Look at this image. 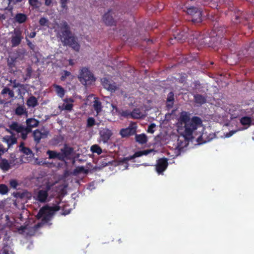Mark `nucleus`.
<instances>
[{
  "label": "nucleus",
  "mask_w": 254,
  "mask_h": 254,
  "mask_svg": "<svg viewBox=\"0 0 254 254\" xmlns=\"http://www.w3.org/2000/svg\"><path fill=\"white\" fill-rule=\"evenodd\" d=\"M231 11L233 22L238 24L244 23L245 21H248L250 15V14L244 12L237 8H234L233 9H231Z\"/></svg>",
  "instance_id": "6"
},
{
  "label": "nucleus",
  "mask_w": 254,
  "mask_h": 254,
  "mask_svg": "<svg viewBox=\"0 0 254 254\" xmlns=\"http://www.w3.org/2000/svg\"><path fill=\"white\" fill-rule=\"evenodd\" d=\"M26 77L25 79H29L31 77V74L32 73V69L31 66L28 67L26 69Z\"/></svg>",
  "instance_id": "47"
},
{
  "label": "nucleus",
  "mask_w": 254,
  "mask_h": 254,
  "mask_svg": "<svg viewBox=\"0 0 254 254\" xmlns=\"http://www.w3.org/2000/svg\"><path fill=\"white\" fill-rule=\"evenodd\" d=\"M10 167V164L6 159H1L0 160V168L3 171H6Z\"/></svg>",
  "instance_id": "33"
},
{
  "label": "nucleus",
  "mask_w": 254,
  "mask_h": 254,
  "mask_svg": "<svg viewBox=\"0 0 254 254\" xmlns=\"http://www.w3.org/2000/svg\"><path fill=\"white\" fill-rule=\"evenodd\" d=\"M32 224L27 223L25 226L17 227L14 231L25 237L32 236L35 235L39 228L42 227L46 223H37L33 226L31 225Z\"/></svg>",
  "instance_id": "5"
},
{
  "label": "nucleus",
  "mask_w": 254,
  "mask_h": 254,
  "mask_svg": "<svg viewBox=\"0 0 254 254\" xmlns=\"http://www.w3.org/2000/svg\"><path fill=\"white\" fill-rule=\"evenodd\" d=\"M101 81L104 88L111 92H115L117 89L116 83L112 80L105 77L102 78Z\"/></svg>",
  "instance_id": "13"
},
{
  "label": "nucleus",
  "mask_w": 254,
  "mask_h": 254,
  "mask_svg": "<svg viewBox=\"0 0 254 254\" xmlns=\"http://www.w3.org/2000/svg\"><path fill=\"white\" fill-rule=\"evenodd\" d=\"M168 166V159L163 157L157 160L155 165V170L158 174H163Z\"/></svg>",
  "instance_id": "11"
},
{
  "label": "nucleus",
  "mask_w": 254,
  "mask_h": 254,
  "mask_svg": "<svg viewBox=\"0 0 254 254\" xmlns=\"http://www.w3.org/2000/svg\"><path fill=\"white\" fill-rule=\"evenodd\" d=\"M210 37L211 39V43H213V47L218 46L219 44L222 43L223 44V41L226 40V38L220 37L218 34H216V36H211Z\"/></svg>",
  "instance_id": "25"
},
{
  "label": "nucleus",
  "mask_w": 254,
  "mask_h": 254,
  "mask_svg": "<svg viewBox=\"0 0 254 254\" xmlns=\"http://www.w3.org/2000/svg\"><path fill=\"white\" fill-rule=\"evenodd\" d=\"M111 106L112 107V114L114 115L120 116L122 110H120L117 107V106L114 104H112Z\"/></svg>",
  "instance_id": "44"
},
{
  "label": "nucleus",
  "mask_w": 254,
  "mask_h": 254,
  "mask_svg": "<svg viewBox=\"0 0 254 254\" xmlns=\"http://www.w3.org/2000/svg\"><path fill=\"white\" fill-rule=\"evenodd\" d=\"M52 3V0H45V4L46 6H50Z\"/></svg>",
  "instance_id": "62"
},
{
  "label": "nucleus",
  "mask_w": 254,
  "mask_h": 254,
  "mask_svg": "<svg viewBox=\"0 0 254 254\" xmlns=\"http://www.w3.org/2000/svg\"><path fill=\"white\" fill-rule=\"evenodd\" d=\"M53 87L55 89V91L59 97L62 98L65 94V90L60 85L54 84Z\"/></svg>",
  "instance_id": "29"
},
{
  "label": "nucleus",
  "mask_w": 254,
  "mask_h": 254,
  "mask_svg": "<svg viewBox=\"0 0 254 254\" xmlns=\"http://www.w3.org/2000/svg\"><path fill=\"white\" fill-rule=\"evenodd\" d=\"M93 108L98 115L102 110V104L98 100H95L93 102Z\"/></svg>",
  "instance_id": "36"
},
{
  "label": "nucleus",
  "mask_w": 254,
  "mask_h": 254,
  "mask_svg": "<svg viewBox=\"0 0 254 254\" xmlns=\"http://www.w3.org/2000/svg\"><path fill=\"white\" fill-rule=\"evenodd\" d=\"M211 37L195 33L193 35L192 42L197 46H207L213 47V43H211Z\"/></svg>",
  "instance_id": "7"
},
{
  "label": "nucleus",
  "mask_w": 254,
  "mask_h": 254,
  "mask_svg": "<svg viewBox=\"0 0 254 254\" xmlns=\"http://www.w3.org/2000/svg\"><path fill=\"white\" fill-rule=\"evenodd\" d=\"M8 127L11 130L15 131L17 133H20V136L23 140H25L27 138L28 133L25 130V127L22 125L16 122H13L9 125Z\"/></svg>",
  "instance_id": "8"
},
{
  "label": "nucleus",
  "mask_w": 254,
  "mask_h": 254,
  "mask_svg": "<svg viewBox=\"0 0 254 254\" xmlns=\"http://www.w3.org/2000/svg\"><path fill=\"white\" fill-rule=\"evenodd\" d=\"M90 150L92 153H96L98 155H100L102 153V150L101 148L97 144H94L91 146Z\"/></svg>",
  "instance_id": "39"
},
{
  "label": "nucleus",
  "mask_w": 254,
  "mask_h": 254,
  "mask_svg": "<svg viewBox=\"0 0 254 254\" xmlns=\"http://www.w3.org/2000/svg\"><path fill=\"white\" fill-rule=\"evenodd\" d=\"M21 85L19 83H17L15 80H14L13 81V88H16V87H21Z\"/></svg>",
  "instance_id": "57"
},
{
  "label": "nucleus",
  "mask_w": 254,
  "mask_h": 254,
  "mask_svg": "<svg viewBox=\"0 0 254 254\" xmlns=\"http://www.w3.org/2000/svg\"><path fill=\"white\" fill-rule=\"evenodd\" d=\"M48 196V193L43 190H39L37 195L36 199L40 202H45L46 201Z\"/></svg>",
  "instance_id": "24"
},
{
  "label": "nucleus",
  "mask_w": 254,
  "mask_h": 254,
  "mask_svg": "<svg viewBox=\"0 0 254 254\" xmlns=\"http://www.w3.org/2000/svg\"><path fill=\"white\" fill-rule=\"evenodd\" d=\"M96 125L95 120L93 117H89L87 120L86 127L88 128L93 127L94 126ZM98 126L99 124H97Z\"/></svg>",
  "instance_id": "40"
},
{
  "label": "nucleus",
  "mask_w": 254,
  "mask_h": 254,
  "mask_svg": "<svg viewBox=\"0 0 254 254\" xmlns=\"http://www.w3.org/2000/svg\"><path fill=\"white\" fill-rule=\"evenodd\" d=\"M23 37L22 31L19 29H15L11 37V43L12 47L18 46L21 43Z\"/></svg>",
  "instance_id": "12"
},
{
  "label": "nucleus",
  "mask_w": 254,
  "mask_h": 254,
  "mask_svg": "<svg viewBox=\"0 0 254 254\" xmlns=\"http://www.w3.org/2000/svg\"><path fill=\"white\" fill-rule=\"evenodd\" d=\"M47 154L48 155L49 159L57 158L59 160L61 161V157L60 156L61 155L60 152H57L55 151L49 150L47 151Z\"/></svg>",
  "instance_id": "34"
},
{
  "label": "nucleus",
  "mask_w": 254,
  "mask_h": 254,
  "mask_svg": "<svg viewBox=\"0 0 254 254\" xmlns=\"http://www.w3.org/2000/svg\"><path fill=\"white\" fill-rule=\"evenodd\" d=\"M36 32L35 31H33V32H32L31 33H30L28 36L29 38H34L35 36H36Z\"/></svg>",
  "instance_id": "58"
},
{
  "label": "nucleus",
  "mask_w": 254,
  "mask_h": 254,
  "mask_svg": "<svg viewBox=\"0 0 254 254\" xmlns=\"http://www.w3.org/2000/svg\"><path fill=\"white\" fill-rule=\"evenodd\" d=\"M153 151V149H147L142 150V155H147Z\"/></svg>",
  "instance_id": "55"
},
{
  "label": "nucleus",
  "mask_w": 254,
  "mask_h": 254,
  "mask_svg": "<svg viewBox=\"0 0 254 254\" xmlns=\"http://www.w3.org/2000/svg\"><path fill=\"white\" fill-rule=\"evenodd\" d=\"M25 39H26L27 44L28 46V47H29V48L32 50H34L35 48V45L32 44V43L28 39H27V37H26Z\"/></svg>",
  "instance_id": "50"
},
{
  "label": "nucleus",
  "mask_w": 254,
  "mask_h": 254,
  "mask_svg": "<svg viewBox=\"0 0 254 254\" xmlns=\"http://www.w3.org/2000/svg\"><path fill=\"white\" fill-rule=\"evenodd\" d=\"M115 12L112 9L108 10L103 16V20L107 25L112 26L116 25V21L113 16H115Z\"/></svg>",
  "instance_id": "14"
},
{
  "label": "nucleus",
  "mask_w": 254,
  "mask_h": 254,
  "mask_svg": "<svg viewBox=\"0 0 254 254\" xmlns=\"http://www.w3.org/2000/svg\"><path fill=\"white\" fill-rule=\"evenodd\" d=\"M60 201L56 200L57 204L49 206L48 205H45L41 208L36 215L38 219H41L42 222H48L50 221L54 215L55 212L60 209L59 205Z\"/></svg>",
  "instance_id": "4"
},
{
  "label": "nucleus",
  "mask_w": 254,
  "mask_h": 254,
  "mask_svg": "<svg viewBox=\"0 0 254 254\" xmlns=\"http://www.w3.org/2000/svg\"><path fill=\"white\" fill-rule=\"evenodd\" d=\"M71 75L70 72L64 70L61 72V80L62 81H65L66 78Z\"/></svg>",
  "instance_id": "41"
},
{
  "label": "nucleus",
  "mask_w": 254,
  "mask_h": 254,
  "mask_svg": "<svg viewBox=\"0 0 254 254\" xmlns=\"http://www.w3.org/2000/svg\"><path fill=\"white\" fill-rule=\"evenodd\" d=\"M136 132V127L129 126L126 128L121 129L120 133L123 137H126L133 135Z\"/></svg>",
  "instance_id": "19"
},
{
  "label": "nucleus",
  "mask_w": 254,
  "mask_h": 254,
  "mask_svg": "<svg viewBox=\"0 0 254 254\" xmlns=\"http://www.w3.org/2000/svg\"><path fill=\"white\" fill-rule=\"evenodd\" d=\"M194 100L196 104L202 105L206 101V98L205 96L197 94L194 95Z\"/></svg>",
  "instance_id": "31"
},
{
  "label": "nucleus",
  "mask_w": 254,
  "mask_h": 254,
  "mask_svg": "<svg viewBox=\"0 0 254 254\" xmlns=\"http://www.w3.org/2000/svg\"><path fill=\"white\" fill-rule=\"evenodd\" d=\"M135 140L139 144H143L147 142V136L144 133L136 134Z\"/></svg>",
  "instance_id": "32"
},
{
  "label": "nucleus",
  "mask_w": 254,
  "mask_h": 254,
  "mask_svg": "<svg viewBox=\"0 0 254 254\" xmlns=\"http://www.w3.org/2000/svg\"><path fill=\"white\" fill-rule=\"evenodd\" d=\"M9 3H12L13 4H16L17 3L21 2L22 0H8Z\"/></svg>",
  "instance_id": "56"
},
{
  "label": "nucleus",
  "mask_w": 254,
  "mask_h": 254,
  "mask_svg": "<svg viewBox=\"0 0 254 254\" xmlns=\"http://www.w3.org/2000/svg\"><path fill=\"white\" fill-rule=\"evenodd\" d=\"M69 0H60V3L61 4V7L64 9L67 10L68 8V6L67 5V3L69 2Z\"/></svg>",
  "instance_id": "48"
},
{
  "label": "nucleus",
  "mask_w": 254,
  "mask_h": 254,
  "mask_svg": "<svg viewBox=\"0 0 254 254\" xmlns=\"http://www.w3.org/2000/svg\"><path fill=\"white\" fill-rule=\"evenodd\" d=\"M101 140L104 143H107L112 135L111 130L108 128H103L99 132Z\"/></svg>",
  "instance_id": "18"
},
{
  "label": "nucleus",
  "mask_w": 254,
  "mask_h": 254,
  "mask_svg": "<svg viewBox=\"0 0 254 254\" xmlns=\"http://www.w3.org/2000/svg\"><path fill=\"white\" fill-rule=\"evenodd\" d=\"M174 95L173 92H170L167 98V107L168 108L170 109L172 108L173 105V102L174 100Z\"/></svg>",
  "instance_id": "35"
},
{
  "label": "nucleus",
  "mask_w": 254,
  "mask_h": 254,
  "mask_svg": "<svg viewBox=\"0 0 254 254\" xmlns=\"http://www.w3.org/2000/svg\"><path fill=\"white\" fill-rule=\"evenodd\" d=\"M48 134V131H44V132H41L39 129H37L33 131V136L35 142L36 143H38L40 142L41 138L47 137Z\"/></svg>",
  "instance_id": "17"
},
{
  "label": "nucleus",
  "mask_w": 254,
  "mask_h": 254,
  "mask_svg": "<svg viewBox=\"0 0 254 254\" xmlns=\"http://www.w3.org/2000/svg\"><path fill=\"white\" fill-rule=\"evenodd\" d=\"M3 142L7 143L8 148L17 143V138L14 135H6L3 138Z\"/></svg>",
  "instance_id": "22"
},
{
  "label": "nucleus",
  "mask_w": 254,
  "mask_h": 254,
  "mask_svg": "<svg viewBox=\"0 0 254 254\" xmlns=\"http://www.w3.org/2000/svg\"><path fill=\"white\" fill-rule=\"evenodd\" d=\"M240 123L242 125L249 126L252 123L251 118L248 116L243 117L241 119Z\"/></svg>",
  "instance_id": "38"
},
{
  "label": "nucleus",
  "mask_w": 254,
  "mask_h": 254,
  "mask_svg": "<svg viewBox=\"0 0 254 254\" xmlns=\"http://www.w3.org/2000/svg\"><path fill=\"white\" fill-rule=\"evenodd\" d=\"M190 0H187L183 5L181 8L183 11L186 12L187 14L191 17L190 20L194 23H199L201 22L202 19V10L196 6L190 3Z\"/></svg>",
  "instance_id": "3"
},
{
  "label": "nucleus",
  "mask_w": 254,
  "mask_h": 254,
  "mask_svg": "<svg viewBox=\"0 0 254 254\" xmlns=\"http://www.w3.org/2000/svg\"><path fill=\"white\" fill-rule=\"evenodd\" d=\"M8 95L10 98H13L14 96V93L13 90L9 89Z\"/></svg>",
  "instance_id": "60"
},
{
  "label": "nucleus",
  "mask_w": 254,
  "mask_h": 254,
  "mask_svg": "<svg viewBox=\"0 0 254 254\" xmlns=\"http://www.w3.org/2000/svg\"><path fill=\"white\" fill-rule=\"evenodd\" d=\"M179 123L185 128L183 137L187 140H192L195 138L193 134H195V130L198 127L201 126L202 123L199 117L194 116L190 119L186 113L181 115Z\"/></svg>",
  "instance_id": "1"
},
{
  "label": "nucleus",
  "mask_w": 254,
  "mask_h": 254,
  "mask_svg": "<svg viewBox=\"0 0 254 254\" xmlns=\"http://www.w3.org/2000/svg\"><path fill=\"white\" fill-rule=\"evenodd\" d=\"M29 4L33 7H36L38 4V0H28Z\"/></svg>",
  "instance_id": "52"
},
{
  "label": "nucleus",
  "mask_w": 254,
  "mask_h": 254,
  "mask_svg": "<svg viewBox=\"0 0 254 254\" xmlns=\"http://www.w3.org/2000/svg\"><path fill=\"white\" fill-rule=\"evenodd\" d=\"M174 39L179 42H183L187 38V36L184 32H181L177 33L176 35H174Z\"/></svg>",
  "instance_id": "37"
},
{
  "label": "nucleus",
  "mask_w": 254,
  "mask_h": 254,
  "mask_svg": "<svg viewBox=\"0 0 254 254\" xmlns=\"http://www.w3.org/2000/svg\"><path fill=\"white\" fill-rule=\"evenodd\" d=\"M51 187L52 185L49 183L47 184L45 190H44L46 191L48 193V191L50 190Z\"/></svg>",
  "instance_id": "59"
},
{
  "label": "nucleus",
  "mask_w": 254,
  "mask_h": 254,
  "mask_svg": "<svg viewBox=\"0 0 254 254\" xmlns=\"http://www.w3.org/2000/svg\"><path fill=\"white\" fill-rule=\"evenodd\" d=\"M206 136V134L205 133H203V134H201L200 135H199L198 137V138H197V142H201L202 143H205L206 142L209 141L210 140L209 139H207V140H202V139L203 138H204Z\"/></svg>",
  "instance_id": "49"
},
{
  "label": "nucleus",
  "mask_w": 254,
  "mask_h": 254,
  "mask_svg": "<svg viewBox=\"0 0 254 254\" xmlns=\"http://www.w3.org/2000/svg\"><path fill=\"white\" fill-rule=\"evenodd\" d=\"M24 143L23 142H21L19 145V148L20 149H21L23 147H25V146H24Z\"/></svg>",
  "instance_id": "64"
},
{
  "label": "nucleus",
  "mask_w": 254,
  "mask_h": 254,
  "mask_svg": "<svg viewBox=\"0 0 254 254\" xmlns=\"http://www.w3.org/2000/svg\"><path fill=\"white\" fill-rule=\"evenodd\" d=\"M64 101L67 104L64 103L61 106H59V108L62 110L71 111L73 107L72 104L74 101L71 98H65L64 100Z\"/></svg>",
  "instance_id": "20"
},
{
  "label": "nucleus",
  "mask_w": 254,
  "mask_h": 254,
  "mask_svg": "<svg viewBox=\"0 0 254 254\" xmlns=\"http://www.w3.org/2000/svg\"><path fill=\"white\" fill-rule=\"evenodd\" d=\"M238 56L240 60L244 58L249 60V57L254 58V41L252 42L247 48L240 51Z\"/></svg>",
  "instance_id": "10"
},
{
  "label": "nucleus",
  "mask_w": 254,
  "mask_h": 254,
  "mask_svg": "<svg viewBox=\"0 0 254 254\" xmlns=\"http://www.w3.org/2000/svg\"><path fill=\"white\" fill-rule=\"evenodd\" d=\"M9 89H10L9 88L7 87H4L2 89V90H1V94L2 95H4V94H8Z\"/></svg>",
  "instance_id": "54"
},
{
  "label": "nucleus",
  "mask_w": 254,
  "mask_h": 254,
  "mask_svg": "<svg viewBox=\"0 0 254 254\" xmlns=\"http://www.w3.org/2000/svg\"><path fill=\"white\" fill-rule=\"evenodd\" d=\"M26 104L29 107H35L38 105V100L34 96H31L26 101Z\"/></svg>",
  "instance_id": "30"
},
{
  "label": "nucleus",
  "mask_w": 254,
  "mask_h": 254,
  "mask_svg": "<svg viewBox=\"0 0 254 254\" xmlns=\"http://www.w3.org/2000/svg\"><path fill=\"white\" fill-rule=\"evenodd\" d=\"M26 127H25V130L28 134L32 131V128L38 126L39 121L34 118H28L26 120Z\"/></svg>",
  "instance_id": "16"
},
{
  "label": "nucleus",
  "mask_w": 254,
  "mask_h": 254,
  "mask_svg": "<svg viewBox=\"0 0 254 254\" xmlns=\"http://www.w3.org/2000/svg\"><path fill=\"white\" fill-rule=\"evenodd\" d=\"M155 127L154 124H151L148 127L147 131L149 133H153L154 132V128Z\"/></svg>",
  "instance_id": "53"
},
{
  "label": "nucleus",
  "mask_w": 254,
  "mask_h": 254,
  "mask_svg": "<svg viewBox=\"0 0 254 254\" xmlns=\"http://www.w3.org/2000/svg\"><path fill=\"white\" fill-rule=\"evenodd\" d=\"M48 20L45 17H42L39 20V24L41 26H45L48 23Z\"/></svg>",
  "instance_id": "51"
},
{
  "label": "nucleus",
  "mask_w": 254,
  "mask_h": 254,
  "mask_svg": "<svg viewBox=\"0 0 254 254\" xmlns=\"http://www.w3.org/2000/svg\"><path fill=\"white\" fill-rule=\"evenodd\" d=\"M28 19L27 15L22 13H17L14 17V21L18 24L25 23Z\"/></svg>",
  "instance_id": "21"
},
{
  "label": "nucleus",
  "mask_w": 254,
  "mask_h": 254,
  "mask_svg": "<svg viewBox=\"0 0 254 254\" xmlns=\"http://www.w3.org/2000/svg\"><path fill=\"white\" fill-rule=\"evenodd\" d=\"M6 131H7V132H8V133H9L10 134H11V135H14V134H13V132H12V131H13V130H11V129H10V128L9 127V128H7V129H6Z\"/></svg>",
  "instance_id": "63"
},
{
  "label": "nucleus",
  "mask_w": 254,
  "mask_h": 254,
  "mask_svg": "<svg viewBox=\"0 0 254 254\" xmlns=\"http://www.w3.org/2000/svg\"><path fill=\"white\" fill-rule=\"evenodd\" d=\"M2 254H9V251L6 248H3L1 250Z\"/></svg>",
  "instance_id": "61"
},
{
  "label": "nucleus",
  "mask_w": 254,
  "mask_h": 254,
  "mask_svg": "<svg viewBox=\"0 0 254 254\" xmlns=\"http://www.w3.org/2000/svg\"><path fill=\"white\" fill-rule=\"evenodd\" d=\"M119 116L126 118H127L129 117L130 118V111L128 110H122Z\"/></svg>",
  "instance_id": "43"
},
{
  "label": "nucleus",
  "mask_w": 254,
  "mask_h": 254,
  "mask_svg": "<svg viewBox=\"0 0 254 254\" xmlns=\"http://www.w3.org/2000/svg\"><path fill=\"white\" fill-rule=\"evenodd\" d=\"M141 156H142V151H138L135 152L133 155L130 156L129 157L124 158L120 161V162L123 164H126V169H127L128 166L127 161L129 160L134 159L136 157H140Z\"/></svg>",
  "instance_id": "23"
},
{
  "label": "nucleus",
  "mask_w": 254,
  "mask_h": 254,
  "mask_svg": "<svg viewBox=\"0 0 254 254\" xmlns=\"http://www.w3.org/2000/svg\"><path fill=\"white\" fill-rule=\"evenodd\" d=\"M20 151L22 152L23 153L26 154V155H31L32 154V150L28 147H23L21 149H19Z\"/></svg>",
  "instance_id": "45"
},
{
  "label": "nucleus",
  "mask_w": 254,
  "mask_h": 254,
  "mask_svg": "<svg viewBox=\"0 0 254 254\" xmlns=\"http://www.w3.org/2000/svg\"><path fill=\"white\" fill-rule=\"evenodd\" d=\"M8 191V188L5 184L0 185V193L4 195L6 194Z\"/></svg>",
  "instance_id": "42"
},
{
  "label": "nucleus",
  "mask_w": 254,
  "mask_h": 254,
  "mask_svg": "<svg viewBox=\"0 0 254 254\" xmlns=\"http://www.w3.org/2000/svg\"><path fill=\"white\" fill-rule=\"evenodd\" d=\"M9 185L11 188L16 189L19 184L16 180L12 179L9 181Z\"/></svg>",
  "instance_id": "46"
},
{
  "label": "nucleus",
  "mask_w": 254,
  "mask_h": 254,
  "mask_svg": "<svg viewBox=\"0 0 254 254\" xmlns=\"http://www.w3.org/2000/svg\"><path fill=\"white\" fill-rule=\"evenodd\" d=\"M14 196L20 199L29 198L31 197V194L27 190H24L22 192L18 191L14 193Z\"/></svg>",
  "instance_id": "27"
},
{
  "label": "nucleus",
  "mask_w": 254,
  "mask_h": 254,
  "mask_svg": "<svg viewBox=\"0 0 254 254\" xmlns=\"http://www.w3.org/2000/svg\"><path fill=\"white\" fill-rule=\"evenodd\" d=\"M61 161H64L65 159H68L70 158V156L73 153L74 149L73 147L68 146L65 144L64 147L61 149Z\"/></svg>",
  "instance_id": "15"
},
{
  "label": "nucleus",
  "mask_w": 254,
  "mask_h": 254,
  "mask_svg": "<svg viewBox=\"0 0 254 254\" xmlns=\"http://www.w3.org/2000/svg\"><path fill=\"white\" fill-rule=\"evenodd\" d=\"M60 30L57 36L60 38L64 46H68L75 51H79L80 45L77 42V38L70 30V28L66 21H63L60 26Z\"/></svg>",
  "instance_id": "2"
},
{
  "label": "nucleus",
  "mask_w": 254,
  "mask_h": 254,
  "mask_svg": "<svg viewBox=\"0 0 254 254\" xmlns=\"http://www.w3.org/2000/svg\"><path fill=\"white\" fill-rule=\"evenodd\" d=\"M14 114L18 116H21L25 115L27 116V112L26 109L24 106L18 105L14 110Z\"/></svg>",
  "instance_id": "26"
},
{
  "label": "nucleus",
  "mask_w": 254,
  "mask_h": 254,
  "mask_svg": "<svg viewBox=\"0 0 254 254\" xmlns=\"http://www.w3.org/2000/svg\"><path fill=\"white\" fill-rule=\"evenodd\" d=\"M143 117L142 113L138 108L134 109L132 112H130V118L134 119H141Z\"/></svg>",
  "instance_id": "28"
},
{
  "label": "nucleus",
  "mask_w": 254,
  "mask_h": 254,
  "mask_svg": "<svg viewBox=\"0 0 254 254\" xmlns=\"http://www.w3.org/2000/svg\"><path fill=\"white\" fill-rule=\"evenodd\" d=\"M79 78L80 81L84 84H87V82H91L95 81L94 75L86 67H83L81 69L79 75Z\"/></svg>",
  "instance_id": "9"
}]
</instances>
